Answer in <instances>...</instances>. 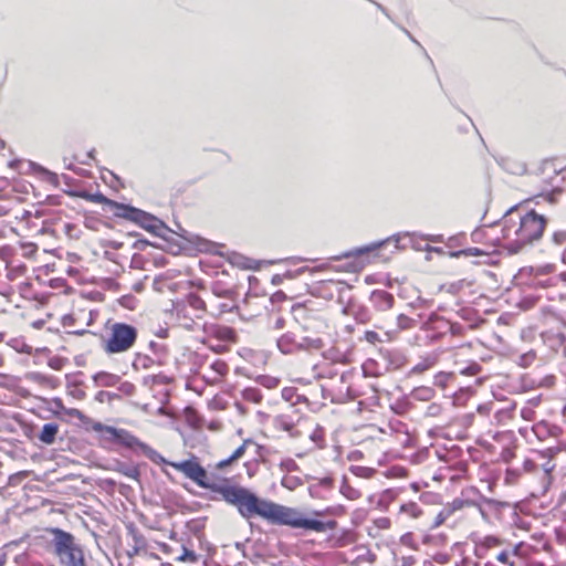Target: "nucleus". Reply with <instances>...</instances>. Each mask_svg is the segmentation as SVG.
<instances>
[{
	"label": "nucleus",
	"instance_id": "obj_4",
	"mask_svg": "<svg viewBox=\"0 0 566 566\" xmlns=\"http://www.w3.org/2000/svg\"><path fill=\"white\" fill-rule=\"evenodd\" d=\"M136 329L126 324H115L112 335L106 343V350L109 353L125 352L133 346L136 339Z\"/></svg>",
	"mask_w": 566,
	"mask_h": 566
},
{
	"label": "nucleus",
	"instance_id": "obj_8",
	"mask_svg": "<svg viewBox=\"0 0 566 566\" xmlns=\"http://www.w3.org/2000/svg\"><path fill=\"white\" fill-rule=\"evenodd\" d=\"M50 532L54 535L55 552L60 557L73 549L75 544L71 534L59 528H52Z\"/></svg>",
	"mask_w": 566,
	"mask_h": 566
},
{
	"label": "nucleus",
	"instance_id": "obj_17",
	"mask_svg": "<svg viewBox=\"0 0 566 566\" xmlns=\"http://www.w3.org/2000/svg\"><path fill=\"white\" fill-rule=\"evenodd\" d=\"M91 200L93 202H96V203H104V205H107L108 207H112V205L114 203V200H111L108 198H106L104 195L102 193H97V195H94L91 197Z\"/></svg>",
	"mask_w": 566,
	"mask_h": 566
},
{
	"label": "nucleus",
	"instance_id": "obj_2",
	"mask_svg": "<svg viewBox=\"0 0 566 566\" xmlns=\"http://www.w3.org/2000/svg\"><path fill=\"white\" fill-rule=\"evenodd\" d=\"M258 515L273 523L315 532H325L327 530H333L336 526L335 522H322L314 518H307L295 509L268 501H262Z\"/></svg>",
	"mask_w": 566,
	"mask_h": 566
},
{
	"label": "nucleus",
	"instance_id": "obj_13",
	"mask_svg": "<svg viewBox=\"0 0 566 566\" xmlns=\"http://www.w3.org/2000/svg\"><path fill=\"white\" fill-rule=\"evenodd\" d=\"M62 559H66V563L70 565V566H76L78 563H82L83 562V554H82V551L78 549L75 545L73 546V549L72 551H69L66 552V554H64L63 557H61Z\"/></svg>",
	"mask_w": 566,
	"mask_h": 566
},
{
	"label": "nucleus",
	"instance_id": "obj_6",
	"mask_svg": "<svg viewBox=\"0 0 566 566\" xmlns=\"http://www.w3.org/2000/svg\"><path fill=\"white\" fill-rule=\"evenodd\" d=\"M111 209L114 211L115 216L136 221L143 226H150V222L155 220L150 214L137 208L118 203L116 201H114Z\"/></svg>",
	"mask_w": 566,
	"mask_h": 566
},
{
	"label": "nucleus",
	"instance_id": "obj_18",
	"mask_svg": "<svg viewBox=\"0 0 566 566\" xmlns=\"http://www.w3.org/2000/svg\"><path fill=\"white\" fill-rule=\"evenodd\" d=\"M104 431L106 433H109V434L118 438V439L123 438L126 434V432L124 430H118V429L113 428V427H105Z\"/></svg>",
	"mask_w": 566,
	"mask_h": 566
},
{
	"label": "nucleus",
	"instance_id": "obj_15",
	"mask_svg": "<svg viewBox=\"0 0 566 566\" xmlns=\"http://www.w3.org/2000/svg\"><path fill=\"white\" fill-rule=\"evenodd\" d=\"M552 242L555 245H566V229H559L553 232Z\"/></svg>",
	"mask_w": 566,
	"mask_h": 566
},
{
	"label": "nucleus",
	"instance_id": "obj_7",
	"mask_svg": "<svg viewBox=\"0 0 566 566\" xmlns=\"http://www.w3.org/2000/svg\"><path fill=\"white\" fill-rule=\"evenodd\" d=\"M172 468L182 472L200 486H207V472L196 461H184L179 463H170Z\"/></svg>",
	"mask_w": 566,
	"mask_h": 566
},
{
	"label": "nucleus",
	"instance_id": "obj_16",
	"mask_svg": "<svg viewBox=\"0 0 566 566\" xmlns=\"http://www.w3.org/2000/svg\"><path fill=\"white\" fill-rule=\"evenodd\" d=\"M63 230L69 238H77L80 233V230L76 228V226L71 223H64Z\"/></svg>",
	"mask_w": 566,
	"mask_h": 566
},
{
	"label": "nucleus",
	"instance_id": "obj_1",
	"mask_svg": "<svg viewBox=\"0 0 566 566\" xmlns=\"http://www.w3.org/2000/svg\"><path fill=\"white\" fill-rule=\"evenodd\" d=\"M504 238L515 248L538 243L546 230L547 219L534 209L523 211L520 205L511 207L503 217Z\"/></svg>",
	"mask_w": 566,
	"mask_h": 566
},
{
	"label": "nucleus",
	"instance_id": "obj_20",
	"mask_svg": "<svg viewBox=\"0 0 566 566\" xmlns=\"http://www.w3.org/2000/svg\"><path fill=\"white\" fill-rule=\"evenodd\" d=\"M499 559H500V560H505V557H504L503 555H501V556L499 557Z\"/></svg>",
	"mask_w": 566,
	"mask_h": 566
},
{
	"label": "nucleus",
	"instance_id": "obj_5",
	"mask_svg": "<svg viewBox=\"0 0 566 566\" xmlns=\"http://www.w3.org/2000/svg\"><path fill=\"white\" fill-rule=\"evenodd\" d=\"M471 238L474 243L499 248L502 245L501 240L505 239L504 223L479 228L472 232Z\"/></svg>",
	"mask_w": 566,
	"mask_h": 566
},
{
	"label": "nucleus",
	"instance_id": "obj_14",
	"mask_svg": "<svg viewBox=\"0 0 566 566\" xmlns=\"http://www.w3.org/2000/svg\"><path fill=\"white\" fill-rule=\"evenodd\" d=\"M245 449L243 446H241L240 448H238L234 453L227 460H223V461H220L218 464H217V468L218 469H223L226 467H228L230 463H232L233 461L238 460L239 458H241L244 453Z\"/></svg>",
	"mask_w": 566,
	"mask_h": 566
},
{
	"label": "nucleus",
	"instance_id": "obj_9",
	"mask_svg": "<svg viewBox=\"0 0 566 566\" xmlns=\"http://www.w3.org/2000/svg\"><path fill=\"white\" fill-rule=\"evenodd\" d=\"M384 245H394V248H408L409 245L412 248H417L415 243V239L409 233L396 234L387 238L384 241L373 243L370 245H366L365 248H382Z\"/></svg>",
	"mask_w": 566,
	"mask_h": 566
},
{
	"label": "nucleus",
	"instance_id": "obj_3",
	"mask_svg": "<svg viewBox=\"0 0 566 566\" xmlns=\"http://www.w3.org/2000/svg\"><path fill=\"white\" fill-rule=\"evenodd\" d=\"M217 491L224 501L235 505L243 516L251 517L258 515L263 500L256 497L249 490L241 486L227 485L218 488Z\"/></svg>",
	"mask_w": 566,
	"mask_h": 566
},
{
	"label": "nucleus",
	"instance_id": "obj_11",
	"mask_svg": "<svg viewBox=\"0 0 566 566\" xmlns=\"http://www.w3.org/2000/svg\"><path fill=\"white\" fill-rule=\"evenodd\" d=\"M430 241L434 242V243H444L442 235H437V237L430 239ZM465 243H467V237L464 234L450 237L448 242H446L448 248H455L459 245H463Z\"/></svg>",
	"mask_w": 566,
	"mask_h": 566
},
{
	"label": "nucleus",
	"instance_id": "obj_21",
	"mask_svg": "<svg viewBox=\"0 0 566 566\" xmlns=\"http://www.w3.org/2000/svg\"><path fill=\"white\" fill-rule=\"evenodd\" d=\"M315 515H317V516H322V515H323V513H321V512H316V513H315Z\"/></svg>",
	"mask_w": 566,
	"mask_h": 566
},
{
	"label": "nucleus",
	"instance_id": "obj_19",
	"mask_svg": "<svg viewBox=\"0 0 566 566\" xmlns=\"http://www.w3.org/2000/svg\"><path fill=\"white\" fill-rule=\"evenodd\" d=\"M143 243L139 239H135L133 242H132V248H139V244Z\"/></svg>",
	"mask_w": 566,
	"mask_h": 566
},
{
	"label": "nucleus",
	"instance_id": "obj_10",
	"mask_svg": "<svg viewBox=\"0 0 566 566\" xmlns=\"http://www.w3.org/2000/svg\"><path fill=\"white\" fill-rule=\"evenodd\" d=\"M563 190L560 188H554L551 191H542L539 192L536 198L542 199L543 202L555 206L558 203L559 199L562 198Z\"/></svg>",
	"mask_w": 566,
	"mask_h": 566
},
{
	"label": "nucleus",
	"instance_id": "obj_12",
	"mask_svg": "<svg viewBox=\"0 0 566 566\" xmlns=\"http://www.w3.org/2000/svg\"><path fill=\"white\" fill-rule=\"evenodd\" d=\"M56 433L57 426L53 423H46L40 433V440L44 443L51 444L54 441Z\"/></svg>",
	"mask_w": 566,
	"mask_h": 566
}]
</instances>
